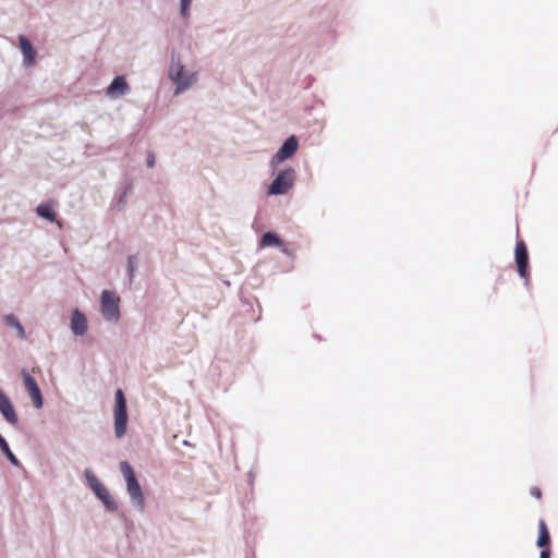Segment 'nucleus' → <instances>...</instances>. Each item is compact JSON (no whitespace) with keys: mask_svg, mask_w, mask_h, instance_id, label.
I'll use <instances>...</instances> for the list:
<instances>
[{"mask_svg":"<svg viewBox=\"0 0 558 558\" xmlns=\"http://www.w3.org/2000/svg\"><path fill=\"white\" fill-rule=\"evenodd\" d=\"M168 75L175 85L174 96H179L191 88L197 82L198 76L197 72L187 71L180 60L174 59L171 60Z\"/></svg>","mask_w":558,"mask_h":558,"instance_id":"obj_1","label":"nucleus"},{"mask_svg":"<svg viewBox=\"0 0 558 558\" xmlns=\"http://www.w3.org/2000/svg\"><path fill=\"white\" fill-rule=\"evenodd\" d=\"M120 471L126 483V492L130 496L132 505L140 511L144 510L145 499L142 492V487L135 476L132 466L126 461L120 462Z\"/></svg>","mask_w":558,"mask_h":558,"instance_id":"obj_2","label":"nucleus"},{"mask_svg":"<svg viewBox=\"0 0 558 558\" xmlns=\"http://www.w3.org/2000/svg\"><path fill=\"white\" fill-rule=\"evenodd\" d=\"M114 434L117 438H121L126 433L128 426V407L126 399L122 389H118L114 393Z\"/></svg>","mask_w":558,"mask_h":558,"instance_id":"obj_3","label":"nucleus"},{"mask_svg":"<svg viewBox=\"0 0 558 558\" xmlns=\"http://www.w3.org/2000/svg\"><path fill=\"white\" fill-rule=\"evenodd\" d=\"M296 172L293 168L289 167L281 169L277 172L275 179L269 184L267 194L268 195H283L294 184Z\"/></svg>","mask_w":558,"mask_h":558,"instance_id":"obj_4","label":"nucleus"},{"mask_svg":"<svg viewBox=\"0 0 558 558\" xmlns=\"http://www.w3.org/2000/svg\"><path fill=\"white\" fill-rule=\"evenodd\" d=\"M84 475L89 488L94 492L96 497L104 504L106 509L111 512L117 511L118 505L111 498L110 493L106 488V486L102 483H100V481L94 475V473L90 470L86 469Z\"/></svg>","mask_w":558,"mask_h":558,"instance_id":"obj_5","label":"nucleus"},{"mask_svg":"<svg viewBox=\"0 0 558 558\" xmlns=\"http://www.w3.org/2000/svg\"><path fill=\"white\" fill-rule=\"evenodd\" d=\"M120 299L109 290H104L100 295V310L102 317L108 322H117L120 317Z\"/></svg>","mask_w":558,"mask_h":558,"instance_id":"obj_6","label":"nucleus"},{"mask_svg":"<svg viewBox=\"0 0 558 558\" xmlns=\"http://www.w3.org/2000/svg\"><path fill=\"white\" fill-rule=\"evenodd\" d=\"M299 148V140L295 135L289 136L280 146L278 151L270 159L269 166L276 170L280 163L294 156Z\"/></svg>","mask_w":558,"mask_h":558,"instance_id":"obj_7","label":"nucleus"},{"mask_svg":"<svg viewBox=\"0 0 558 558\" xmlns=\"http://www.w3.org/2000/svg\"><path fill=\"white\" fill-rule=\"evenodd\" d=\"M515 264L518 267V272L521 278L525 279L524 284H529L527 279V266H529V254L526 245L523 241H518L514 250Z\"/></svg>","mask_w":558,"mask_h":558,"instance_id":"obj_8","label":"nucleus"},{"mask_svg":"<svg viewBox=\"0 0 558 558\" xmlns=\"http://www.w3.org/2000/svg\"><path fill=\"white\" fill-rule=\"evenodd\" d=\"M22 376H23L25 389L27 390L29 397L32 398L35 408H37V409L43 408V404H44L43 395H41V391H40L35 378L32 377L25 369L22 371Z\"/></svg>","mask_w":558,"mask_h":558,"instance_id":"obj_9","label":"nucleus"},{"mask_svg":"<svg viewBox=\"0 0 558 558\" xmlns=\"http://www.w3.org/2000/svg\"><path fill=\"white\" fill-rule=\"evenodd\" d=\"M0 413L5 422L12 426L19 424V416L10 398L0 389Z\"/></svg>","mask_w":558,"mask_h":558,"instance_id":"obj_10","label":"nucleus"},{"mask_svg":"<svg viewBox=\"0 0 558 558\" xmlns=\"http://www.w3.org/2000/svg\"><path fill=\"white\" fill-rule=\"evenodd\" d=\"M71 330L72 332L77 336H84L87 332L88 329V323L85 314L81 312L78 308L73 310L71 314Z\"/></svg>","mask_w":558,"mask_h":558,"instance_id":"obj_11","label":"nucleus"},{"mask_svg":"<svg viewBox=\"0 0 558 558\" xmlns=\"http://www.w3.org/2000/svg\"><path fill=\"white\" fill-rule=\"evenodd\" d=\"M130 90V86L123 75L116 76L109 86L107 87L106 94L110 98H117L124 96Z\"/></svg>","mask_w":558,"mask_h":558,"instance_id":"obj_12","label":"nucleus"},{"mask_svg":"<svg viewBox=\"0 0 558 558\" xmlns=\"http://www.w3.org/2000/svg\"><path fill=\"white\" fill-rule=\"evenodd\" d=\"M20 49L23 53V64L28 68L35 64L36 50L26 36L21 35L19 37Z\"/></svg>","mask_w":558,"mask_h":558,"instance_id":"obj_13","label":"nucleus"},{"mask_svg":"<svg viewBox=\"0 0 558 558\" xmlns=\"http://www.w3.org/2000/svg\"><path fill=\"white\" fill-rule=\"evenodd\" d=\"M283 244L281 238L272 231L265 232L260 239V246L263 247H279Z\"/></svg>","mask_w":558,"mask_h":558,"instance_id":"obj_14","label":"nucleus"},{"mask_svg":"<svg viewBox=\"0 0 558 558\" xmlns=\"http://www.w3.org/2000/svg\"><path fill=\"white\" fill-rule=\"evenodd\" d=\"M549 543H550V535H549L548 529L546 526V523L544 520H539L538 537L536 541V546L539 548H546L549 546Z\"/></svg>","mask_w":558,"mask_h":558,"instance_id":"obj_15","label":"nucleus"},{"mask_svg":"<svg viewBox=\"0 0 558 558\" xmlns=\"http://www.w3.org/2000/svg\"><path fill=\"white\" fill-rule=\"evenodd\" d=\"M3 320L4 323L9 326V327H12L16 330L17 332V336L21 338V339H25L26 338V332H25V328L23 327V325L21 324V322L19 320V318L14 315V314H8L3 317Z\"/></svg>","mask_w":558,"mask_h":558,"instance_id":"obj_16","label":"nucleus"},{"mask_svg":"<svg viewBox=\"0 0 558 558\" xmlns=\"http://www.w3.org/2000/svg\"><path fill=\"white\" fill-rule=\"evenodd\" d=\"M132 189H133L132 182H128L125 184L122 193L118 197L117 202L111 205V210H117V211L123 210V208H124V206L126 204L128 194L132 191Z\"/></svg>","mask_w":558,"mask_h":558,"instance_id":"obj_17","label":"nucleus"},{"mask_svg":"<svg viewBox=\"0 0 558 558\" xmlns=\"http://www.w3.org/2000/svg\"><path fill=\"white\" fill-rule=\"evenodd\" d=\"M36 213L39 217L52 222L56 220V213L53 211V208L48 203H43L37 206Z\"/></svg>","mask_w":558,"mask_h":558,"instance_id":"obj_18","label":"nucleus"},{"mask_svg":"<svg viewBox=\"0 0 558 558\" xmlns=\"http://www.w3.org/2000/svg\"><path fill=\"white\" fill-rule=\"evenodd\" d=\"M0 450L7 457V459L10 461V463L12 465H14V466H19L20 465L19 459L12 452V450L9 447L8 441L4 439V437L1 434H0Z\"/></svg>","mask_w":558,"mask_h":558,"instance_id":"obj_19","label":"nucleus"},{"mask_svg":"<svg viewBox=\"0 0 558 558\" xmlns=\"http://www.w3.org/2000/svg\"><path fill=\"white\" fill-rule=\"evenodd\" d=\"M138 267V259L136 255H130L126 260V272L130 280V283L134 281L135 271Z\"/></svg>","mask_w":558,"mask_h":558,"instance_id":"obj_20","label":"nucleus"},{"mask_svg":"<svg viewBox=\"0 0 558 558\" xmlns=\"http://www.w3.org/2000/svg\"><path fill=\"white\" fill-rule=\"evenodd\" d=\"M192 0H180V15L183 20H189L191 16Z\"/></svg>","mask_w":558,"mask_h":558,"instance_id":"obj_21","label":"nucleus"},{"mask_svg":"<svg viewBox=\"0 0 558 558\" xmlns=\"http://www.w3.org/2000/svg\"><path fill=\"white\" fill-rule=\"evenodd\" d=\"M156 159L153 151L147 154L146 163L148 168H153L155 166Z\"/></svg>","mask_w":558,"mask_h":558,"instance_id":"obj_22","label":"nucleus"},{"mask_svg":"<svg viewBox=\"0 0 558 558\" xmlns=\"http://www.w3.org/2000/svg\"><path fill=\"white\" fill-rule=\"evenodd\" d=\"M530 493L535 498H541V496H542L541 489L538 487H532Z\"/></svg>","mask_w":558,"mask_h":558,"instance_id":"obj_23","label":"nucleus"},{"mask_svg":"<svg viewBox=\"0 0 558 558\" xmlns=\"http://www.w3.org/2000/svg\"><path fill=\"white\" fill-rule=\"evenodd\" d=\"M539 558H550V550L548 548H543Z\"/></svg>","mask_w":558,"mask_h":558,"instance_id":"obj_24","label":"nucleus"}]
</instances>
